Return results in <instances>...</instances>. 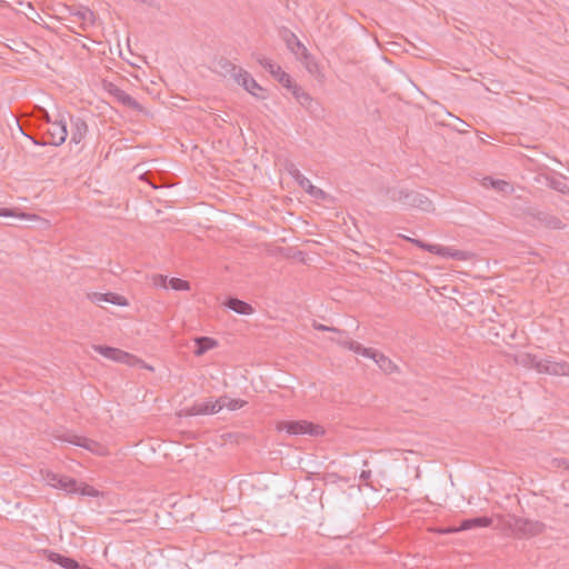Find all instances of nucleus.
Returning <instances> with one entry per match:
<instances>
[{
	"mask_svg": "<svg viewBox=\"0 0 569 569\" xmlns=\"http://www.w3.org/2000/svg\"><path fill=\"white\" fill-rule=\"evenodd\" d=\"M88 298L93 303H100V302H109L116 306L126 307L129 305L126 297L113 293V292H107V293H100V292H92L88 295Z\"/></svg>",
	"mask_w": 569,
	"mask_h": 569,
	"instance_id": "obj_17",
	"label": "nucleus"
},
{
	"mask_svg": "<svg viewBox=\"0 0 569 569\" xmlns=\"http://www.w3.org/2000/svg\"><path fill=\"white\" fill-rule=\"evenodd\" d=\"M305 66H306V69L315 74L319 71V64L317 63V61L312 58V56L310 54V58L308 60H301Z\"/></svg>",
	"mask_w": 569,
	"mask_h": 569,
	"instance_id": "obj_33",
	"label": "nucleus"
},
{
	"mask_svg": "<svg viewBox=\"0 0 569 569\" xmlns=\"http://www.w3.org/2000/svg\"><path fill=\"white\" fill-rule=\"evenodd\" d=\"M279 430H284L289 435H310V436H322L325 433V429L312 422L306 420L298 421H281L278 425Z\"/></svg>",
	"mask_w": 569,
	"mask_h": 569,
	"instance_id": "obj_5",
	"label": "nucleus"
},
{
	"mask_svg": "<svg viewBox=\"0 0 569 569\" xmlns=\"http://www.w3.org/2000/svg\"><path fill=\"white\" fill-rule=\"evenodd\" d=\"M507 527L512 537L518 539L531 538L545 531L546 525L538 520H531L517 516H510Z\"/></svg>",
	"mask_w": 569,
	"mask_h": 569,
	"instance_id": "obj_2",
	"label": "nucleus"
},
{
	"mask_svg": "<svg viewBox=\"0 0 569 569\" xmlns=\"http://www.w3.org/2000/svg\"><path fill=\"white\" fill-rule=\"evenodd\" d=\"M61 440L72 443L74 446L84 448L93 453L99 455V456H103L107 452V449L102 445H100L98 441L86 438V437L72 435V436H66V437L61 438Z\"/></svg>",
	"mask_w": 569,
	"mask_h": 569,
	"instance_id": "obj_11",
	"label": "nucleus"
},
{
	"mask_svg": "<svg viewBox=\"0 0 569 569\" xmlns=\"http://www.w3.org/2000/svg\"><path fill=\"white\" fill-rule=\"evenodd\" d=\"M112 93L116 97V99L123 106H126L132 110L139 111V112L143 111L142 106L134 98H132L129 93H127L124 90L116 88Z\"/></svg>",
	"mask_w": 569,
	"mask_h": 569,
	"instance_id": "obj_19",
	"label": "nucleus"
},
{
	"mask_svg": "<svg viewBox=\"0 0 569 569\" xmlns=\"http://www.w3.org/2000/svg\"><path fill=\"white\" fill-rule=\"evenodd\" d=\"M218 402H219V405H221V409L226 407L231 411L238 410L247 403L242 399H230L227 396H222V397L218 398Z\"/></svg>",
	"mask_w": 569,
	"mask_h": 569,
	"instance_id": "obj_27",
	"label": "nucleus"
},
{
	"mask_svg": "<svg viewBox=\"0 0 569 569\" xmlns=\"http://www.w3.org/2000/svg\"><path fill=\"white\" fill-rule=\"evenodd\" d=\"M67 116L69 117L70 123H71L70 142L74 143V144H79L88 132L87 122L80 117H73L69 113H67Z\"/></svg>",
	"mask_w": 569,
	"mask_h": 569,
	"instance_id": "obj_16",
	"label": "nucleus"
},
{
	"mask_svg": "<svg viewBox=\"0 0 569 569\" xmlns=\"http://www.w3.org/2000/svg\"><path fill=\"white\" fill-rule=\"evenodd\" d=\"M529 214L533 220H536L540 226H542L545 228L553 229V230L563 228L562 221L558 217H556L549 212L532 211Z\"/></svg>",
	"mask_w": 569,
	"mask_h": 569,
	"instance_id": "obj_15",
	"label": "nucleus"
},
{
	"mask_svg": "<svg viewBox=\"0 0 569 569\" xmlns=\"http://www.w3.org/2000/svg\"><path fill=\"white\" fill-rule=\"evenodd\" d=\"M224 306L239 315H251L253 312L251 305L234 297L228 298Z\"/></svg>",
	"mask_w": 569,
	"mask_h": 569,
	"instance_id": "obj_20",
	"label": "nucleus"
},
{
	"mask_svg": "<svg viewBox=\"0 0 569 569\" xmlns=\"http://www.w3.org/2000/svg\"><path fill=\"white\" fill-rule=\"evenodd\" d=\"M93 349H94V351H97L98 353L103 356L104 358L111 359L113 361L121 362V363L129 362V359L132 357L130 353H128L121 349L109 347V346L98 345V346H93Z\"/></svg>",
	"mask_w": 569,
	"mask_h": 569,
	"instance_id": "obj_14",
	"label": "nucleus"
},
{
	"mask_svg": "<svg viewBox=\"0 0 569 569\" xmlns=\"http://www.w3.org/2000/svg\"><path fill=\"white\" fill-rule=\"evenodd\" d=\"M153 282L156 286H160L162 288H167L169 284V280L167 276L157 274L153 277Z\"/></svg>",
	"mask_w": 569,
	"mask_h": 569,
	"instance_id": "obj_36",
	"label": "nucleus"
},
{
	"mask_svg": "<svg viewBox=\"0 0 569 569\" xmlns=\"http://www.w3.org/2000/svg\"><path fill=\"white\" fill-rule=\"evenodd\" d=\"M257 62L261 67H263L268 72H270V74L283 87L289 86L291 83L292 78L290 77L289 73L283 71L279 64L273 63L271 60L261 56L257 57Z\"/></svg>",
	"mask_w": 569,
	"mask_h": 569,
	"instance_id": "obj_10",
	"label": "nucleus"
},
{
	"mask_svg": "<svg viewBox=\"0 0 569 569\" xmlns=\"http://www.w3.org/2000/svg\"><path fill=\"white\" fill-rule=\"evenodd\" d=\"M313 328L319 331H330L337 335H342L341 330L335 327H328L318 322H313Z\"/></svg>",
	"mask_w": 569,
	"mask_h": 569,
	"instance_id": "obj_34",
	"label": "nucleus"
},
{
	"mask_svg": "<svg viewBox=\"0 0 569 569\" xmlns=\"http://www.w3.org/2000/svg\"><path fill=\"white\" fill-rule=\"evenodd\" d=\"M287 171L293 178V180L299 184V187L305 189V191L308 194H310L312 198L319 199V200L327 199L328 194L322 189L313 186L310 182V180L308 178H306L293 163L288 164Z\"/></svg>",
	"mask_w": 569,
	"mask_h": 569,
	"instance_id": "obj_8",
	"label": "nucleus"
},
{
	"mask_svg": "<svg viewBox=\"0 0 569 569\" xmlns=\"http://www.w3.org/2000/svg\"><path fill=\"white\" fill-rule=\"evenodd\" d=\"M387 194L393 202H400L403 207L412 209L417 208L422 211L433 210L432 201L423 193L405 188L388 189Z\"/></svg>",
	"mask_w": 569,
	"mask_h": 569,
	"instance_id": "obj_1",
	"label": "nucleus"
},
{
	"mask_svg": "<svg viewBox=\"0 0 569 569\" xmlns=\"http://www.w3.org/2000/svg\"><path fill=\"white\" fill-rule=\"evenodd\" d=\"M169 286L173 289V290H189L190 289V283L187 281V280H182L180 278H171L169 280Z\"/></svg>",
	"mask_w": 569,
	"mask_h": 569,
	"instance_id": "obj_31",
	"label": "nucleus"
},
{
	"mask_svg": "<svg viewBox=\"0 0 569 569\" xmlns=\"http://www.w3.org/2000/svg\"><path fill=\"white\" fill-rule=\"evenodd\" d=\"M221 410V405L217 400H207L204 402H196L189 408L181 409L178 412L179 417H191L199 415H213Z\"/></svg>",
	"mask_w": 569,
	"mask_h": 569,
	"instance_id": "obj_9",
	"label": "nucleus"
},
{
	"mask_svg": "<svg viewBox=\"0 0 569 569\" xmlns=\"http://www.w3.org/2000/svg\"><path fill=\"white\" fill-rule=\"evenodd\" d=\"M232 76L238 84L258 99H266V90L242 68L232 66Z\"/></svg>",
	"mask_w": 569,
	"mask_h": 569,
	"instance_id": "obj_6",
	"label": "nucleus"
},
{
	"mask_svg": "<svg viewBox=\"0 0 569 569\" xmlns=\"http://www.w3.org/2000/svg\"><path fill=\"white\" fill-rule=\"evenodd\" d=\"M523 362L540 373L569 376V363L566 361H555L550 357L538 359L536 356L527 353L523 356Z\"/></svg>",
	"mask_w": 569,
	"mask_h": 569,
	"instance_id": "obj_3",
	"label": "nucleus"
},
{
	"mask_svg": "<svg viewBox=\"0 0 569 569\" xmlns=\"http://www.w3.org/2000/svg\"><path fill=\"white\" fill-rule=\"evenodd\" d=\"M406 239L408 241L412 242L413 244H416L417 247H419L428 252L441 256V257L452 258V259L460 260V261H466V260H469L470 257L472 256L468 251L457 250V249H452L450 247H443V246H439V244H430V243L423 242L422 240H419V239H411V238H406Z\"/></svg>",
	"mask_w": 569,
	"mask_h": 569,
	"instance_id": "obj_4",
	"label": "nucleus"
},
{
	"mask_svg": "<svg viewBox=\"0 0 569 569\" xmlns=\"http://www.w3.org/2000/svg\"><path fill=\"white\" fill-rule=\"evenodd\" d=\"M342 335H338V338H331L332 341H335L337 345L341 346L342 348H346L348 350L351 349V343H353V340H351L346 331H342Z\"/></svg>",
	"mask_w": 569,
	"mask_h": 569,
	"instance_id": "obj_32",
	"label": "nucleus"
},
{
	"mask_svg": "<svg viewBox=\"0 0 569 569\" xmlns=\"http://www.w3.org/2000/svg\"><path fill=\"white\" fill-rule=\"evenodd\" d=\"M284 88L291 91L293 97L302 107L308 108L311 104V96L308 92H306L300 86H298L293 80H291V83L289 86H286Z\"/></svg>",
	"mask_w": 569,
	"mask_h": 569,
	"instance_id": "obj_21",
	"label": "nucleus"
},
{
	"mask_svg": "<svg viewBox=\"0 0 569 569\" xmlns=\"http://www.w3.org/2000/svg\"><path fill=\"white\" fill-rule=\"evenodd\" d=\"M546 184L560 193H569V186L566 183L563 178L546 176Z\"/></svg>",
	"mask_w": 569,
	"mask_h": 569,
	"instance_id": "obj_26",
	"label": "nucleus"
},
{
	"mask_svg": "<svg viewBox=\"0 0 569 569\" xmlns=\"http://www.w3.org/2000/svg\"><path fill=\"white\" fill-rule=\"evenodd\" d=\"M142 181L148 182L153 189H158L159 186L153 181V174L150 171L140 174Z\"/></svg>",
	"mask_w": 569,
	"mask_h": 569,
	"instance_id": "obj_35",
	"label": "nucleus"
},
{
	"mask_svg": "<svg viewBox=\"0 0 569 569\" xmlns=\"http://www.w3.org/2000/svg\"><path fill=\"white\" fill-rule=\"evenodd\" d=\"M372 360H375L379 368L386 373H391L398 369L390 358L379 351H377Z\"/></svg>",
	"mask_w": 569,
	"mask_h": 569,
	"instance_id": "obj_24",
	"label": "nucleus"
},
{
	"mask_svg": "<svg viewBox=\"0 0 569 569\" xmlns=\"http://www.w3.org/2000/svg\"><path fill=\"white\" fill-rule=\"evenodd\" d=\"M77 492L81 496H88V497H98L99 496V491L96 488H93L92 486H89L87 483H83V482H81L80 485L78 483Z\"/></svg>",
	"mask_w": 569,
	"mask_h": 569,
	"instance_id": "obj_30",
	"label": "nucleus"
},
{
	"mask_svg": "<svg viewBox=\"0 0 569 569\" xmlns=\"http://www.w3.org/2000/svg\"><path fill=\"white\" fill-rule=\"evenodd\" d=\"M48 485L62 489L69 493L78 491V481L74 478L68 476H61L53 472H48L46 476Z\"/></svg>",
	"mask_w": 569,
	"mask_h": 569,
	"instance_id": "obj_12",
	"label": "nucleus"
},
{
	"mask_svg": "<svg viewBox=\"0 0 569 569\" xmlns=\"http://www.w3.org/2000/svg\"><path fill=\"white\" fill-rule=\"evenodd\" d=\"M283 40L286 41L287 48L299 59V60H308L310 58V53L308 49L301 43L298 37L286 29L283 31Z\"/></svg>",
	"mask_w": 569,
	"mask_h": 569,
	"instance_id": "obj_13",
	"label": "nucleus"
},
{
	"mask_svg": "<svg viewBox=\"0 0 569 569\" xmlns=\"http://www.w3.org/2000/svg\"><path fill=\"white\" fill-rule=\"evenodd\" d=\"M350 350L353 351L355 353L361 355V356H363L366 358H370V359H373L377 353V350H375L372 348L363 347L362 345H360L357 341H353V343H351Z\"/></svg>",
	"mask_w": 569,
	"mask_h": 569,
	"instance_id": "obj_28",
	"label": "nucleus"
},
{
	"mask_svg": "<svg viewBox=\"0 0 569 569\" xmlns=\"http://www.w3.org/2000/svg\"><path fill=\"white\" fill-rule=\"evenodd\" d=\"M558 466L569 470V459L558 460Z\"/></svg>",
	"mask_w": 569,
	"mask_h": 569,
	"instance_id": "obj_40",
	"label": "nucleus"
},
{
	"mask_svg": "<svg viewBox=\"0 0 569 569\" xmlns=\"http://www.w3.org/2000/svg\"><path fill=\"white\" fill-rule=\"evenodd\" d=\"M0 217L2 218H12V217H19L17 211L11 208H0Z\"/></svg>",
	"mask_w": 569,
	"mask_h": 569,
	"instance_id": "obj_37",
	"label": "nucleus"
},
{
	"mask_svg": "<svg viewBox=\"0 0 569 569\" xmlns=\"http://www.w3.org/2000/svg\"><path fill=\"white\" fill-rule=\"evenodd\" d=\"M50 127L48 128V134L50 137L49 141L42 142V146L51 144L59 147L61 146L67 137H68V129H67V121H66V114L59 113L58 118L54 121H51L48 123Z\"/></svg>",
	"mask_w": 569,
	"mask_h": 569,
	"instance_id": "obj_7",
	"label": "nucleus"
},
{
	"mask_svg": "<svg viewBox=\"0 0 569 569\" xmlns=\"http://www.w3.org/2000/svg\"><path fill=\"white\" fill-rule=\"evenodd\" d=\"M46 552L48 553L49 561L54 562L64 569L79 568V562L72 558H69L67 556H63L61 553L53 552V551L46 550Z\"/></svg>",
	"mask_w": 569,
	"mask_h": 569,
	"instance_id": "obj_18",
	"label": "nucleus"
},
{
	"mask_svg": "<svg viewBox=\"0 0 569 569\" xmlns=\"http://www.w3.org/2000/svg\"><path fill=\"white\" fill-rule=\"evenodd\" d=\"M371 477V471L370 470H362L361 473H360V479L366 482L367 486L373 488L369 482L368 480L370 479Z\"/></svg>",
	"mask_w": 569,
	"mask_h": 569,
	"instance_id": "obj_39",
	"label": "nucleus"
},
{
	"mask_svg": "<svg viewBox=\"0 0 569 569\" xmlns=\"http://www.w3.org/2000/svg\"><path fill=\"white\" fill-rule=\"evenodd\" d=\"M38 117L42 120H44L47 123L51 122V118L48 113V111L44 108H38Z\"/></svg>",
	"mask_w": 569,
	"mask_h": 569,
	"instance_id": "obj_38",
	"label": "nucleus"
},
{
	"mask_svg": "<svg viewBox=\"0 0 569 569\" xmlns=\"http://www.w3.org/2000/svg\"><path fill=\"white\" fill-rule=\"evenodd\" d=\"M488 182L490 183V186L500 191V192H508L510 190V184L509 182L505 181V180H500V179H492V178H485L483 179V184L487 186Z\"/></svg>",
	"mask_w": 569,
	"mask_h": 569,
	"instance_id": "obj_29",
	"label": "nucleus"
},
{
	"mask_svg": "<svg viewBox=\"0 0 569 569\" xmlns=\"http://www.w3.org/2000/svg\"><path fill=\"white\" fill-rule=\"evenodd\" d=\"M73 17H77L81 20V29L87 30L89 26H93L96 21V16L92 10L89 8H84L83 10H79L73 13Z\"/></svg>",
	"mask_w": 569,
	"mask_h": 569,
	"instance_id": "obj_25",
	"label": "nucleus"
},
{
	"mask_svg": "<svg viewBox=\"0 0 569 569\" xmlns=\"http://www.w3.org/2000/svg\"><path fill=\"white\" fill-rule=\"evenodd\" d=\"M491 523L492 519L487 516L476 517L462 520L458 530H469L477 527H489Z\"/></svg>",
	"mask_w": 569,
	"mask_h": 569,
	"instance_id": "obj_22",
	"label": "nucleus"
},
{
	"mask_svg": "<svg viewBox=\"0 0 569 569\" xmlns=\"http://www.w3.org/2000/svg\"><path fill=\"white\" fill-rule=\"evenodd\" d=\"M196 342V356H202L210 349L214 348L217 346V341L209 337H198L194 339Z\"/></svg>",
	"mask_w": 569,
	"mask_h": 569,
	"instance_id": "obj_23",
	"label": "nucleus"
}]
</instances>
